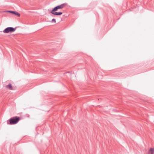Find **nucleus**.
Returning a JSON list of instances; mask_svg holds the SVG:
<instances>
[{
  "label": "nucleus",
  "mask_w": 154,
  "mask_h": 154,
  "mask_svg": "<svg viewBox=\"0 0 154 154\" xmlns=\"http://www.w3.org/2000/svg\"><path fill=\"white\" fill-rule=\"evenodd\" d=\"M20 118L19 117L15 116L10 118L7 122L8 124L13 125L17 123L20 120Z\"/></svg>",
  "instance_id": "nucleus-1"
},
{
  "label": "nucleus",
  "mask_w": 154,
  "mask_h": 154,
  "mask_svg": "<svg viewBox=\"0 0 154 154\" xmlns=\"http://www.w3.org/2000/svg\"><path fill=\"white\" fill-rule=\"evenodd\" d=\"M16 29V28L12 27H8L5 29L3 31L5 33H8L14 32Z\"/></svg>",
  "instance_id": "nucleus-2"
},
{
  "label": "nucleus",
  "mask_w": 154,
  "mask_h": 154,
  "mask_svg": "<svg viewBox=\"0 0 154 154\" xmlns=\"http://www.w3.org/2000/svg\"><path fill=\"white\" fill-rule=\"evenodd\" d=\"M66 5V4L64 3L60 5H58L55 7L53 9V11H57L58 9H61L63 8Z\"/></svg>",
  "instance_id": "nucleus-3"
},
{
  "label": "nucleus",
  "mask_w": 154,
  "mask_h": 154,
  "mask_svg": "<svg viewBox=\"0 0 154 154\" xmlns=\"http://www.w3.org/2000/svg\"><path fill=\"white\" fill-rule=\"evenodd\" d=\"M56 11H53V9L51 11V13L54 15H61L62 14V13L61 12H54Z\"/></svg>",
  "instance_id": "nucleus-4"
},
{
  "label": "nucleus",
  "mask_w": 154,
  "mask_h": 154,
  "mask_svg": "<svg viewBox=\"0 0 154 154\" xmlns=\"http://www.w3.org/2000/svg\"><path fill=\"white\" fill-rule=\"evenodd\" d=\"M6 88L10 90H13V88L12 85L11 84H9L6 86Z\"/></svg>",
  "instance_id": "nucleus-5"
},
{
  "label": "nucleus",
  "mask_w": 154,
  "mask_h": 154,
  "mask_svg": "<svg viewBox=\"0 0 154 154\" xmlns=\"http://www.w3.org/2000/svg\"><path fill=\"white\" fill-rule=\"evenodd\" d=\"M8 12L14 14L18 17H20V14L18 12L16 11H9Z\"/></svg>",
  "instance_id": "nucleus-6"
},
{
  "label": "nucleus",
  "mask_w": 154,
  "mask_h": 154,
  "mask_svg": "<svg viewBox=\"0 0 154 154\" xmlns=\"http://www.w3.org/2000/svg\"><path fill=\"white\" fill-rule=\"evenodd\" d=\"M154 149L153 148H150L147 154H154Z\"/></svg>",
  "instance_id": "nucleus-7"
},
{
  "label": "nucleus",
  "mask_w": 154,
  "mask_h": 154,
  "mask_svg": "<svg viewBox=\"0 0 154 154\" xmlns=\"http://www.w3.org/2000/svg\"><path fill=\"white\" fill-rule=\"evenodd\" d=\"M51 22L52 23H56V20L55 19H53Z\"/></svg>",
  "instance_id": "nucleus-8"
}]
</instances>
